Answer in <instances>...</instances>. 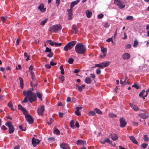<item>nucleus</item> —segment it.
<instances>
[{
  "label": "nucleus",
  "mask_w": 149,
  "mask_h": 149,
  "mask_svg": "<svg viewBox=\"0 0 149 149\" xmlns=\"http://www.w3.org/2000/svg\"><path fill=\"white\" fill-rule=\"evenodd\" d=\"M33 90V88L32 90H28L27 91H24L23 92L24 95H26V94L27 95L29 100L31 103H32L33 101L36 100L37 99L36 95L32 91Z\"/></svg>",
  "instance_id": "1"
},
{
  "label": "nucleus",
  "mask_w": 149,
  "mask_h": 149,
  "mask_svg": "<svg viewBox=\"0 0 149 149\" xmlns=\"http://www.w3.org/2000/svg\"><path fill=\"white\" fill-rule=\"evenodd\" d=\"M75 51L78 54H84L86 50V47L82 44L78 43L75 46Z\"/></svg>",
  "instance_id": "2"
},
{
  "label": "nucleus",
  "mask_w": 149,
  "mask_h": 149,
  "mask_svg": "<svg viewBox=\"0 0 149 149\" xmlns=\"http://www.w3.org/2000/svg\"><path fill=\"white\" fill-rule=\"evenodd\" d=\"M50 28L51 31L53 32L54 33H56L61 30L62 27L60 24H58L52 26L50 27Z\"/></svg>",
  "instance_id": "3"
},
{
  "label": "nucleus",
  "mask_w": 149,
  "mask_h": 149,
  "mask_svg": "<svg viewBox=\"0 0 149 149\" xmlns=\"http://www.w3.org/2000/svg\"><path fill=\"white\" fill-rule=\"evenodd\" d=\"M76 43L75 41H71L67 44L64 48V50L66 52L70 49L75 45Z\"/></svg>",
  "instance_id": "4"
},
{
  "label": "nucleus",
  "mask_w": 149,
  "mask_h": 149,
  "mask_svg": "<svg viewBox=\"0 0 149 149\" xmlns=\"http://www.w3.org/2000/svg\"><path fill=\"white\" fill-rule=\"evenodd\" d=\"M5 125L8 127V132L10 134L14 132L15 128L11 122L8 121L6 123Z\"/></svg>",
  "instance_id": "5"
},
{
  "label": "nucleus",
  "mask_w": 149,
  "mask_h": 149,
  "mask_svg": "<svg viewBox=\"0 0 149 149\" xmlns=\"http://www.w3.org/2000/svg\"><path fill=\"white\" fill-rule=\"evenodd\" d=\"M114 3L120 9L123 8L125 6V4L121 0H114Z\"/></svg>",
  "instance_id": "6"
},
{
  "label": "nucleus",
  "mask_w": 149,
  "mask_h": 149,
  "mask_svg": "<svg viewBox=\"0 0 149 149\" xmlns=\"http://www.w3.org/2000/svg\"><path fill=\"white\" fill-rule=\"evenodd\" d=\"M40 141V140L38 139H36L34 137H33L31 139L32 144L34 147L38 145Z\"/></svg>",
  "instance_id": "7"
},
{
  "label": "nucleus",
  "mask_w": 149,
  "mask_h": 149,
  "mask_svg": "<svg viewBox=\"0 0 149 149\" xmlns=\"http://www.w3.org/2000/svg\"><path fill=\"white\" fill-rule=\"evenodd\" d=\"M25 118L27 122L30 124L33 123V120L32 116L30 114H27L25 116Z\"/></svg>",
  "instance_id": "8"
},
{
  "label": "nucleus",
  "mask_w": 149,
  "mask_h": 149,
  "mask_svg": "<svg viewBox=\"0 0 149 149\" xmlns=\"http://www.w3.org/2000/svg\"><path fill=\"white\" fill-rule=\"evenodd\" d=\"M45 110V107L44 105L41 106L38 108L37 112L39 115L42 116Z\"/></svg>",
  "instance_id": "9"
},
{
  "label": "nucleus",
  "mask_w": 149,
  "mask_h": 149,
  "mask_svg": "<svg viewBox=\"0 0 149 149\" xmlns=\"http://www.w3.org/2000/svg\"><path fill=\"white\" fill-rule=\"evenodd\" d=\"M122 57L124 60H127L130 57V55L128 53H125L122 55Z\"/></svg>",
  "instance_id": "10"
},
{
  "label": "nucleus",
  "mask_w": 149,
  "mask_h": 149,
  "mask_svg": "<svg viewBox=\"0 0 149 149\" xmlns=\"http://www.w3.org/2000/svg\"><path fill=\"white\" fill-rule=\"evenodd\" d=\"M80 0H76L72 2L70 4V9L69 10L70 11H71L72 8L76 4H77L79 2Z\"/></svg>",
  "instance_id": "11"
},
{
  "label": "nucleus",
  "mask_w": 149,
  "mask_h": 149,
  "mask_svg": "<svg viewBox=\"0 0 149 149\" xmlns=\"http://www.w3.org/2000/svg\"><path fill=\"white\" fill-rule=\"evenodd\" d=\"M126 122L123 118H121L120 119V126L121 127H124L126 126Z\"/></svg>",
  "instance_id": "12"
},
{
  "label": "nucleus",
  "mask_w": 149,
  "mask_h": 149,
  "mask_svg": "<svg viewBox=\"0 0 149 149\" xmlns=\"http://www.w3.org/2000/svg\"><path fill=\"white\" fill-rule=\"evenodd\" d=\"M44 5L43 3H41L38 7V9L42 12H44L46 11V8H44Z\"/></svg>",
  "instance_id": "13"
},
{
  "label": "nucleus",
  "mask_w": 149,
  "mask_h": 149,
  "mask_svg": "<svg viewBox=\"0 0 149 149\" xmlns=\"http://www.w3.org/2000/svg\"><path fill=\"white\" fill-rule=\"evenodd\" d=\"M60 146L61 148L63 149H68L69 148V145L65 143H61Z\"/></svg>",
  "instance_id": "14"
},
{
  "label": "nucleus",
  "mask_w": 149,
  "mask_h": 149,
  "mask_svg": "<svg viewBox=\"0 0 149 149\" xmlns=\"http://www.w3.org/2000/svg\"><path fill=\"white\" fill-rule=\"evenodd\" d=\"M109 137L111 138L112 140L113 141L116 140L118 139V137L115 134H111L109 135Z\"/></svg>",
  "instance_id": "15"
},
{
  "label": "nucleus",
  "mask_w": 149,
  "mask_h": 149,
  "mask_svg": "<svg viewBox=\"0 0 149 149\" xmlns=\"http://www.w3.org/2000/svg\"><path fill=\"white\" fill-rule=\"evenodd\" d=\"M130 106L135 111H137L139 110V108L137 106L133 105L132 103H130Z\"/></svg>",
  "instance_id": "16"
},
{
  "label": "nucleus",
  "mask_w": 149,
  "mask_h": 149,
  "mask_svg": "<svg viewBox=\"0 0 149 149\" xmlns=\"http://www.w3.org/2000/svg\"><path fill=\"white\" fill-rule=\"evenodd\" d=\"M85 13L86 17L88 18H90L92 16V12L88 10H86V11Z\"/></svg>",
  "instance_id": "17"
},
{
  "label": "nucleus",
  "mask_w": 149,
  "mask_h": 149,
  "mask_svg": "<svg viewBox=\"0 0 149 149\" xmlns=\"http://www.w3.org/2000/svg\"><path fill=\"white\" fill-rule=\"evenodd\" d=\"M19 79L20 81L19 84L21 88V89H23L24 86L23 80L21 77H19Z\"/></svg>",
  "instance_id": "18"
},
{
  "label": "nucleus",
  "mask_w": 149,
  "mask_h": 149,
  "mask_svg": "<svg viewBox=\"0 0 149 149\" xmlns=\"http://www.w3.org/2000/svg\"><path fill=\"white\" fill-rule=\"evenodd\" d=\"M85 82L87 84H90L91 83L92 80L89 77H86L85 79Z\"/></svg>",
  "instance_id": "19"
},
{
  "label": "nucleus",
  "mask_w": 149,
  "mask_h": 149,
  "mask_svg": "<svg viewBox=\"0 0 149 149\" xmlns=\"http://www.w3.org/2000/svg\"><path fill=\"white\" fill-rule=\"evenodd\" d=\"M129 137L133 143L137 145L138 144L135 138L133 136H130Z\"/></svg>",
  "instance_id": "20"
},
{
  "label": "nucleus",
  "mask_w": 149,
  "mask_h": 149,
  "mask_svg": "<svg viewBox=\"0 0 149 149\" xmlns=\"http://www.w3.org/2000/svg\"><path fill=\"white\" fill-rule=\"evenodd\" d=\"M72 29L74 31V33H77L78 31V28L75 25H73L72 26Z\"/></svg>",
  "instance_id": "21"
},
{
  "label": "nucleus",
  "mask_w": 149,
  "mask_h": 149,
  "mask_svg": "<svg viewBox=\"0 0 149 149\" xmlns=\"http://www.w3.org/2000/svg\"><path fill=\"white\" fill-rule=\"evenodd\" d=\"M105 142L109 143V144H111L112 146H114L112 143L111 141H110L108 138H107L103 142V144Z\"/></svg>",
  "instance_id": "22"
},
{
  "label": "nucleus",
  "mask_w": 149,
  "mask_h": 149,
  "mask_svg": "<svg viewBox=\"0 0 149 149\" xmlns=\"http://www.w3.org/2000/svg\"><path fill=\"white\" fill-rule=\"evenodd\" d=\"M36 94L38 98H39L41 101H42V94L38 92H36Z\"/></svg>",
  "instance_id": "23"
},
{
  "label": "nucleus",
  "mask_w": 149,
  "mask_h": 149,
  "mask_svg": "<svg viewBox=\"0 0 149 149\" xmlns=\"http://www.w3.org/2000/svg\"><path fill=\"white\" fill-rule=\"evenodd\" d=\"M110 63L111 62L109 61H104L103 62V67H107L109 65Z\"/></svg>",
  "instance_id": "24"
},
{
  "label": "nucleus",
  "mask_w": 149,
  "mask_h": 149,
  "mask_svg": "<svg viewBox=\"0 0 149 149\" xmlns=\"http://www.w3.org/2000/svg\"><path fill=\"white\" fill-rule=\"evenodd\" d=\"M59 68L61 70V73L63 75L64 74V70L63 68V67L62 65H61L59 67Z\"/></svg>",
  "instance_id": "25"
},
{
  "label": "nucleus",
  "mask_w": 149,
  "mask_h": 149,
  "mask_svg": "<svg viewBox=\"0 0 149 149\" xmlns=\"http://www.w3.org/2000/svg\"><path fill=\"white\" fill-rule=\"evenodd\" d=\"M84 143V141L80 140H78L76 142L77 145L83 144Z\"/></svg>",
  "instance_id": "26"
},
{
  "label": "nucleus",
  "mask_w": 149,
  "mask_h": 149,
  "mask_svg": "<svg viewBox=\"0 0 149 149\" xmlns=\"http://www.w3.org/2000/svg\"><path fill=\"white\" fill-rule=\"evenodd\" d=\"M25 96L23 100L22 101V103L24 102L25 103H26L28 102V100H27V97H28L27 96V94H26V95H24Z\"/></svg>",
  "instance_id": "27"
},
{
  "label": "nucleus",
  "mask_w": 149,
  "mask_h": 149,
  "mask_svg": "<svg viewBox=\"0 0 149 149\" xmlns=\"http://www.w3.org/2000/svg\"><path fill=\"white\" fill-rule=\"evenodd\" d=\"M85 86L84 84L80 86H79L78 88V90L80 92L81 91H82V89L85 88Z\"/></svg>",
  "instance_id": "28"
},
{
  "label": "nucleus",
  "mask_w": 149,
  "mask_h": 149,
  "mask_svg": "<svg viewBox=\"0 0 149 149\" xmlns=\"http://www.w3.org/2000/svg\"><path fill=\"white\" fill-rule=\"evenodd\" d=\"M70 127L73 128H75V126L74 124V122L73 120H72L70 122Z\"/></svg>",
  "instance_id": "29"
},
{
  "label": "nucleus",
  "mask_w": 149,
  "mask_h": 149,
  "mask_svg": "<svg viewBox=\"0 0 149 149\" xmlns=\"http://www.w3.org/2000/svg\"><path fill=\"white\" fill-rule=\"evenodd\" d=\"M58 79L61 81V82L63 83L64 81L65 77L61 75L59 77Z\"/></svg>",
  "instance_id": "30"
},
{
  "label": "nucleus",
  "mask_w": 149,
  "mask_h": 149,
  "mask_svg": "<svg viewBox=\"0 0 149 149\" xmlns=\"http://www.w3.org/2000/svg\"><path fill=\"white\" fill-rule=\"evenodd\" d=\"M107 49L106 48H103V57H105L107 55Z\"/></svg>",
  "instance_id": "31"
},
{
  "label": "nucleus",
  "mask_w": 149,
  "mask_h": 149,
  "mask_svg": "<svg viewBox=\"0 0 149 149\" xmlns=\"http://www.w3.org/2000/svg\"><path fill=\"white\" fill-rule=\"evenodd\" d=\"M48 20V19L46 18L44 20L42 21L40 23V24L42 25H44L47 22Z\"/></svg>",
  "instance_id": "32"
},
{
  "label": "nucleus",
  "mask_w": 149,
  "mask_h": 149,
  "mask_svg": "<svg viewBox=\"0 0 149 149\" xmlns=\"http://www.w3.org/2000/svg\"><path fill=\"white\" fill-rule=\"evenodd\" d=\"M139 116L142 118H146L147 117L145 113H142L139 115Z\"/></svg>",
  "instance_id": "33"
},
{
  "label": "nucleus",
  "mask_w": 149,
  "mask_h": 149,
  "mask_svg": "<svg viewBox=\"0 0 149 149\" xmlns=\"http://www.w3.org/2000/svg\"><path fill=\"white\" fill-rule=\"evenodd\" d=\"M55 138L53 137H50L48 138V140L49 142L50 143L52 142L54 140Z\"/></svg>",
  "instance_id": "34"
},
{
  "label": "nucleus",
  "mask_w": 149,
  "mask_h": 149,
  "mask_svg": "<svg viewBox=\"0 0 149 149\" xmlns=\"http://www.w3.org/2000/svg\"><path fill=\"white\" fill-rule=\"evenodd\" d=\"M102 64V63L101 64H97L95 65V66L93 67L94 68L96 67H98L100 68H102V65L101 64Z\"/></svg>",
  "instance_id": "35"
},
{
  "label": "nucleus",
  "mask_w": 149,
  "mask_h": 149,
  "mask_svg": "<svg viewBox=\"0 0 149 149\" xmlns=\"http://www.w3.org/2000/svg\"><path fill=\"white\" fill-rule=\"evenodd\" d=\"M54 133L57 135H59L60 133L59 130L57 129H56L54 131Z\"/></svg>",
  "instance_id": "36"
},
{
  "label": "nucleus",
  "mask_w": 149,
  "mask_h": 149,
  "mask_svg": "<svg viewBox=\"0 0 149 149\" xmlns=\"http://www.w3.org/2000/svg\"><path fill=\"white\" fill-rule=\"evenodd\" d=\"M74 60L73 58H70L68 59V63L70 64H72L73 63Z\"/></svg>",
  "instance_id": "37"
},
{
  "label": "nucleus",
  "mask_w": 149,
  "mask_h": 149,
  "mask_svg": "<svg viewBox=\"0 0 149 149\" xmlns=\"http://www.w3.org/2000/svg\"><path fill=\"white\" fill-rule=\"evenodd\" d=\"M88 113L90 116H94L96 114L95 112L93 111H89Z\"/></svg>",
  "instance_id": "38"
},
{
  "label": "nucleus",
  "mask_w": 149,
  "mask_h": 149,
  "mask_svg": "<svg viewBox=\"0 0 149 149\" xmlns=\"http://www.w3.org/2000/svg\"><path fill=\"white\" fill-rule=\"evenodd\" d=\"M109 116L110 117L113 118L116 117V115L112 113H110L109 114Z\"/></svg>",
  "instance_id": "39"
},
{
  "label": "nucleus",
  "mask_w": 149,
  "mask_h": 149,
  "mask_svg": "<svg viewBox=\"0 0 149 149\" xmlns=\"http://www.w3.org/2000/svg\"><path fill=\"white\" fill-rule=\"evenodd\" d=\"M95 110L96 111V112L98 114H102V112L98 109L97 108H95Z\"/></svg>",
  "instance_id": "40"
},
{
  "label": "nucleus",
  "mask_w": 149,
  "mask_h": 149,
  "mask_svg": "<svg viewBox=\"0 0 149 149\" xmlns=\"http://www.w3.org/2000/svg\"><path fill=\"white\" fill-rule=\"evenodd\" d=\"M45 52H51V49L48 47H46Z\"/></svg>",
  "instance_id": "41"
},
{
  "label": "nucleus",
  "mask_w": 149,
  "mask_h": 149,
  "mask_svg": "<svg viewBox=\"0 0 149 149\" xmlns=\"http://www.w3.org/2000/svg\"><path fill=\"white\" fill-rule=\"evenodd\" d=\"M106 41L107 42H109L111 41L112 43H113V44L114 43V42L113 41V39L112 38H110L107 39V40Z\"/></svg>",
  "instance_id": "42"
},
{
  "label": "nucleus",
  "mask_w": 149,
  "mask_h": 149,
  "mask_svg": "<svg viewBox=\"0 0 149 149\" xmlns=\"http://www.w3.org/2000/svg\"><path fill=\"white\" fill-rule=\"evenodd\" d=\"M8 18V17H4L2 16L1 17V21L3 22H4L5 21H6L7 19Z\"/></svg>",
  "instance_id": "43"
},
{
  "label": "nucleus",
  "mask_w": 149,
  "mask_h": 149,
  "mask_svg": "<svg viewBox=\"0 0 149 149\" xmlns=\"http://www.w3.org/2000/svg\"><path fill=\"white\" fill-rule=\"evenodd\" d=\"M143 139H144L145 141H147L149 140L148 138L147 137V136L146 135H145L144 136Z\"/></svg>",
  "instance_id": "44"
},
{
  "label": "nucleus",
  "mask_w": 149,
  "mask_h": 149,
  "mask_svg": "<svg viewBox=\"0 0 149 149\" xmlns=\"http://www.w3.org/2000/svg\"><path fill=\"white\" fill-rule=\"evenodd\" d=\"M138 43V41L136 39H135V40L134 41V43L133 44V46L134 47H135L136 46Z\"/></svg>",
  "instance_id": "45"
},
{
  "label": "nucleus",
  "mask_w": 149,
  "mask_h": 149,
  "mask_svg": "<svg viewBox=\"0 0 149 149\" xmlns=\"http://www.w3.org/2000/svg\"><path fill=\"white\" fill-rule=\"evenodd\" d=\"M75 114L77 116H80L81 114L80 112H79V110H76L75 112Z\"/></svg>",
  "instance_id": "46"
},
{
  "label": "nucleus",
  "mask_w": 149,
  "mask_h": 149,
  "mask_svg": "<svg viewBox=\"0 0 149 149\" xmlns=\"http://www.w3.org/2000/svg\"><path fill=\"white\" fill-rule=\"evenodd\" d=\"M18 109L19 110H20L22 111V110H23V109H24V108H23L22 106L21 105H20V104H19L18 105Z\"/></svg>",
  "instance_id": "47"
},
{
  "label": "nucleus",
  "mask_w": 149,
  "mask_h": 149,
  "mask_svg": "<svg viewBox=\"0 0 149 149\" xmlns=\"http://www.w3.org/2000/svg\"><path fill=\"white\" fill-rule=\"evenodd\" d=\"M23 112V113L26 116L27 115V114L28 111L26 110V109L24 108V109L22 110V111Z\"/></svg>",
  "instance_id": "48"
},
{
  "label": "nucleus",
  "mask_w": 149,
  "mask_h": 149,
  "mask_svg": "<svg viewBox=\"0 0 149 149\" xmlns=\"http://www.w3.org/2000/svg\"><path fill=\"white\" fill-rule=\"evenodd\" d=\"M48 41L50 42L49 43V44L50 45L53 46L54 45H55V42H52V41L51 40H49Z\"/></svg>",
  "instance_id": "49"
},
{
  "label": "nucleus",
  "mask_w": 149,
  "mask_h": 149,
  "mask_svg": "<svg viewBox=\"0 0 149 149\" xmlns=\"http://www.w3.org/2000/svg\"><path fill=\"white\" fill-rule=\"evenodd\" d=\"M141 146L143 149H145L147 147L148 144L146 143H143L142 144Z\"/></svg>",
  "instance_id": "50"
},
{
  "label": "nucleus",
  "mask_w": 149,
  "mask_h": 149,
  "mask_svg": "<svg viewBox=\"0 0 149 149\" xmlns=\"http://www.w3.org/2000/svg\"><path fill=\"white\" fill-rule=\"evenodd\" d=\"M19 128L22 131H25L26 129L25 128H23L22 125H19Z\"/></svg>",
  "instance_id": "51"
},
{
  "label": "nucleus",
  "mask_w": 149,
  "mask_h": 149,
  "mask_svg": "<svg viewBox=\"0 0 149 149\" xmlns=\"http://www.w3.org/2000/svg\"><path fill=\"white\" fill-rule=\"evenodd\" d=\"M133 19V17L131 16H128L126 17V19L127 20H131L132 19Z\"/></svg>",
  "instance_id": "52"
},
{
  "label": "nucleus",
  "mask_w": 149,
  "mask_h": 149,
  "mask_svg": "<svg viewBox=\"0 0 149 149\" xmlns=\"http://www.w3.org/2000/svg\"><path fill=\"white\" fill-rule=\"evenodd\" d=\"M62 44L61 43H58L55 42L54 45L55 46H60Z\"/></svg>",
  "instance_id": "53"
},
{
  "label": "nucleus",
  "mask_w": 149,
  "mask_h": 149,
  "mask_svg": "<svg viewBox=\"0 0 149 149\" xmlns=\"http://www.w3.org/2000/svg\"><path fill=\"white\" fill-rule=\"evenodd\" d=\"M53 54L52 52H50V53L47 55V56L49 57H52L53 56Z\"/></svg>",
  "instance_id": "54"
},
{
  "label": "nucleus",
  "mask_w": 149,
  "mask_h": 149,
  "mask_svg": "<svg viewBox=\"0 0 149 149\" xmlns=\"http://www.w3.org/2000/svg\"><path fill=\"white\" fill-rule=\"evenodd\" d=\"M51 65H50V64L49 65V64H47L45 65V67L49 69L51 68Z\"/></svg>",
  "instance_id": "55"
},
{
  "label": "nucleus",
  "mask_w": 149,
  "mask_h": 149,
  "mask_svg": "<svg viewBox=\"0 0 149 149\" xmlns=\"http://www.w3.org/2000/svg\"><path fill=\"white\" fill-rule=\"evenodd\" d=\"M132 87H134L136 88L137 89H138L139 88V87L138 86V85L137 84H136L134 85H133L132 86Z\"/></svg>",
  "instance_id": "56"
},
{
  "label": "nucleus",
  "mask_w": 149,
  "mask_h": 149,
  "mask_svg": "<svg viewBox=\"0 0 149 149\" xmlns=\"http://www.w3.org/2000/svg\"><path fill=\"white\" fill-rule=\"evenodd\" d=\"M1 129L4 130H6L7 129V128L4 125H3L1 127Z\"/></svg>",
  "instance_id": "57"
},
{
  "label": "nucleus",
  "mask_w": 149,
  "mask_h": 149,
  "mask_svg": "<svg viewBox=\"0 0 149 149\" xmlns=\"http://www.w3.org/2000/svg\"><path fill=\"white\" fill-rule=\"evenodd\" d=\"M131 45L130 44H129L126 45V48L128 49H130L131 48Z\"/></svg>",
  "instance_id": "58"
},
{
  "label": "nucleus",
  "mask_w": 149,
  "mask_h": 149,
  "mask_svg": "<svg viewBox=\"0 0 149 149\" xmlns=\"http://www.w3.org/2000/svg\"><path fill=\"white\" fill-rule=\"evenodd\" d=\"M56 63H54L52 61L50 62V64L51 65L54 66L56 64Z\"/></svg>",
  "instance_id": "59"
},
{
  "label": "nucleus",
  "mask_w": 149,
  "mask_h": 149,
  "mask_svg": "<svg viewBox=\"0 0 149 149\" xmlns=\"http://www.w3.org/2000/svg\"><path fill=\"white\" fill-rule=\"evenodd\" d=\"M80 71V70L79 69H75L74 70V72L76 73H77Z\"/></svg>",
  "instance_id": "60"
},
{
  "label": "nucleus",
  "mask_w": 149,
  "mask_h": 149,
  "mask_svg": "<svg viewBox=\"0 0 149 149\" xmlns=\"http://www.w3.org/2000/svg\"><path fill=\"white\" fill-rule=\"evenodd\" d=\"M109 24L107 22L104 25V27L105 28H107L109 27Z\"/></svg>",
  "instance_id": "61"
},
{
  "label": "nucleus",
  "mask_w": 149,
  "mask_h": 149,
  "mask_svg": "<svg viewBox=\"0 0 149 149\" xmlns=\"http://www.w3.org/2000/svg\"><path fill=\"white\" fill-rule=\"evenodd\" d=\"M72 13H70L68 15V19H69L70 20L72 19Z\"/></svg>",
  "instance_id": "62"
},
{
  "label": "nucleus",
  "mask_w": 149,
  "mask_h": 149,
  "mask_svg": "<svg viewBox=\"0 0 149 149\" xmlns=\"http://www.w3.org/2000/svg\"><path fill=\"white\" fill-rule=\"evenodd\" d=\"M29 70H31V71H32V70L33 69V66L32 65H30V67H29Z\"/></svg>",
  "instance_id": "63"
},
{
  "label": "nucleus",
  "mask_w": 149,
  "mask_h": 149,
  "mask_svg": "<svg viewBox=\"0 0 149 149\" xmlns=\"http://www.w3.org/2000/svg\"><path fill=\"white\" fill-rule=\"evenodd\" d=\"M96 72L97 74H99L101 72V71L100 69H97L96 70Z\"/></svg>",
  "instance_id": "64"
}]
</instances>
